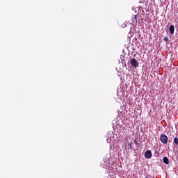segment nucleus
Segmentation results:
<instances>
[{
    "mask_svg": "<svg viewBox=\"0 0 178 178\" xmlns=\"http://www.w3.org/2000/svg\"><path fill=\"white\" fill-rule=\"evenodd\" d=\"M160 141H161L163 144H168V136L165 134H161L160 136Z\"/></svg>",
    "mask_w": 178,
    "mask_h": 178,
    "instance_id": "nucleus-1",
    "label": "nucleus"
},
{
    "mask_svg": "<svg viewBox=\"0 0 178 178\" xmlns=\"http://www.w3.org/2000/svg\"><path fill=\"white\" fill-rule=\"evenodd\" d=\"M145 157L146 159H151V158H152V152H151V150H147L145 152Z\"/></svg>",
    "mask_w": 178,
    "mask_h": 178,
    "instance_id": "nucleus-2",
    "label": "nucleus"
},
{
    "mask_svg": "<svg viewBox=\"0 0 178 178\" xmlns=\"http://www.w3.org/2000/svg\"><path fill=\"white\" fill-rule=\"evenodd\" d=\"M131 65L132 67H135V69L137 67V66H138V62L137 60H136V58H132L131 60Z\"/></svg>",
    "mask_w": 178,
    "mask_h": 178,
    "instance_id": "nucleus-3",
    "label": "nucleus"
},
{
    "mask_svg": "<svg viewBox=\"0 0 178 178\" xmlns=\"http://www.w3.org/2000/svg\"><path fill=\"white\" fill-rule=\"evenodd\" d=\"M169 30H170V34L172 35H173V34H175V26L170 25V28H169Z\"/></svg>",
    "mask_w": 178,
    "mask_h": 178,
    "instance_id": "nucleus-4",
    "label": "nucleus"
},
{
    "mask_svg": "<svg viewBox=\"0 0 178 178\" xmlns=\"http://www.w3.org/2000/svg\"><path fill=\"white\" fill-rule=\"evenodd\" d=\"M163 161L165 165H169V159L168 157H163Z\"/></svg>",
    "mask_w": 178,
    "mask_h": 178,
    "instance_id": "nucleus-5",
    "label": "nucleus"
},
{
    "mask_svg": "<svg viewBox=\"0 0 178 178\" xmlns=\"http://www.w3.org/2000/svg\"><path fill=\"white\" fill-rule=\"evenodd\" d=\"M174 142H175V144H176V145H178V138L176 137L175 139H174Z\"/></svg>",
    "mask_w": 178,
    "mask_h": 178,
    "instance_id": "nucleus-6",
    "label": "nucleus"
},
{
    "mask_svg": "<svg viewBox=\"0 0 178 178\" xmlns=\"http://www.w3.org/2000/svg\"><path fill=\"white\" fill-rule=\"evenodd\" d=\"M163 41H165V42H168L169 41V38H168V36L165 37L163 38Z\"/></svg>",
    "mask_w": 178,
    "mask_h": 178,
    "instance_id": "nucleus-7",
    "label": "nucleus"
},
{
    "mask_svg": "<svg viewBox=\"0 0 178 178\" xmlns=\"http://www.w3.org/2000/svg\"><path fill=\"white\" fill-rule=\"evenodd\" d=\"M133 19L135 20L136 23H137V15H134Z\"/></svg>",
    "mask_w": 178,
    "mask_h": 178,
    "instance_id": "nucleus-8",
    "label": "nucleus"
},
{
    "mask_svg": "<svg viewBox=\"0 0 178 178\" xmlns=\"http://www.w3.org/2000/svg\"><path fill=\"white\" fill-rule=\"evenodd\" d=\"M129 147L131 148V149H133V145L131 143L129 144Z\"/></svg>",
    "mask_w": 178,
    "mask_h": 178,
    "instance_id": "nucleus-9",
    "label": "nucleus"
},
{
    "mask_svg": "<svg viewBox=\"0 0 178 178\" xmlns=\"http://www.w3.org/2000/svg\"><path fill=\"white\" fill-rule=\"evenodd\" d=\"M134 143H136V144H137V142L136 140H134Z\"/></svg>",
    "mask_w": 178,
    "mask_h": 178,
    "instance_id": "nucleus-10",
    "label": "nucleus"
}]
</instances>
